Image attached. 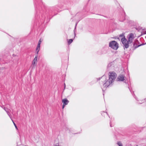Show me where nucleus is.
Listing matches in <instances>:
<instances>
[{
    "label": "nucleus",
    "instance_id": "obj_1",
    "mask_svg": "<svg viewBox=\"0 0 146 146\" xmlns=\"http://www.w3.org/2000/svg\"><path fill=\"white\" fill-rule=\"evenodd\" d=\"M109 79H106V77L105 76H103L101 78H99L98 79V80L102 79L101 82L100 83V84L102 85L103 86H101L102 90L104 92L106 89L113 82L117 76L116 73L114 72H109Z\"/></svg>",
    "mask_w": 146,
    "mask_h": 146
},
{
    "label": "nucleus",
    "instance_id": "obj_2",
    "mask_svg": "<svg viewBox=\"0 0 146 146\" xmlns=\"http://www.w3.org/2000/svg\"><path fill=\"white\" fill-rule=\"evenodd\" d=\"M134 38L133 34L131 33L129 35L128 40L126 39L125 37L121 38V41L123 44V47L124 49L125 48H127L129 47V44L132 43Z\"/></svg>",
    "mask_w": 146,
    "mask_h": 146
},
{
    "label": "nucleus",
    "instance_id": "obj_3",
    "mask_svg": "<svg viewBox=\"0 0 146 146\" xmlns=\"http://www.w3.org/2000/svg\"><path fill=\"white\" fill-rule=\"evenodd\" d=\"M34 5L35 11L37 13L38 11H43L45 9V7L42 0H34Z\"/></svg>",
    "mask_w": 146,
    "mask_h": 146
},
{
    "label": "nucleus",
    "instance_id": "obj_4",
    "mask_svg": "<svg viewBox=\"0 0 146 146\" xmlns=\"http://www.w3.org/2000/svg\"><path fill=\"white\" fill-rule=\"evenodd\" d=\"M64 3H59L58 5H56L54 7H52L48 9V14L49 16L51 15V13H54L56 12H59L61 11L60 9L63 8L64 6Z\"/></svg>",
    "mask_w": 146,
    "mask_h": 146
},
{
    "label": "nucleus",
    "instance_id": "obj_5",
    "mask_svg": "<svg viewBox=\"0 0 146 146\" xmlns=\"http://www.w3.org/2000/svg\"><path fill=\"white\" fill-rule=\"evenodd\" d=\"M109 45V47L115 50H117L118 48V44L115 40L110 41Z\"/></svg>",
    "mask_w": 146,
    "mask_h": 146
},
{
    "label": "nucleus",
    "instance_id": "obj_6",
    "mask_svg": "<svg viewBox=\"0 0 146 146\" xmlns=\"http://www.w3.org/2000/svg\"><path fill=\"white\" fill-rule=\"evenodd\" d=\"M138 42V41H136L135 42H133L132 44L131 45V47L132 50H134L138 47L144 44H142L140 45H138L137 43Z\"/></svg>",
    "mask_w": 146,
    "mask_h": 146
},
{
    "label": "nucleus",
    "instance_id": "obj_7",
    "mask_svg": "<svg viewBox=\"0 0 146 146\" xmlns=\"http://www.w3.org/2000/svg\"><path fill=\"white\" fill-rule=\"evenodd\" d=\"M125 77L122 74L119 75L117 78V81H124L125 80Z\"/></svg>",
    "mask_w": 146,
    "mask_h": 146
},
{
    "label": "nucleus",
    "instance_id": "obj_8",
    "mask_svg": "<svg viewBox=\"0 0 146 146\" xmlns=\"http://www.w3.org/2000/svg\"><path fill=\"white\" fill-rule=\"evenodd\" d=\"M62 102L63 103L62 106V108L63 109L64 108L65 106L68 104L69 101L66 98H65L62 100Z\"/></svg>",
    "mask_w": 146,
    "mask_h": 146
},
{
    "label": "nucleus",
    "instance_id": "obj_9",
    "mask_svg": "<svg viewBox=\"0 0 146 146\" xmlns=\"http://www.w3.org/2000/svg\"><path fill=\"white\" fill-rule=\"evenodd\" d=\"M113 63L112 62L109 63L107 66V69L108 70H112L114 68Z\"/></svg>",
    "mask_w": 146,
    "mask_h": 146
},
{
    "label": "nucleus",
    "instance_id": "obj_10",
    "mask_svg": "<svg viewBox=\"0 0 146 146\" xmlns=\"http://www.w3.org/2000/svg\"><path fill=\"white\" fill-rule=\"evenodd\" d=\"M40 44H38L37 45V46L36 48V52H37V53L38 54V52L40 50Z\"/></svg>",
    "mask_w": 146,
    "mask_h": 146
},
{
    "label": "nucleus",
    "instance_id": "obj_11",
    "mask_svg": "<svg viewBox=\"0 0 146 146\" xmlns=\"http://www.w3.org/2000/svg\"><path fill=\"white\" fill-rule=\"evenodd\" d=\"M38 54H37V52H36V56H35V58L34 59V60H35V61H37V58H38Z\"/></svg>",
    "mask_w": 146,
    "mask_h": 146
},
{
    "label": "nucleus",
    "instance_id": "obj_12",
    "mask_svg": "<svg viewBox=\"0 0 146 146\" xmlns=\"http://www.w3.org/2000/svg\"><path fill=\"white\" fill-rule=\"evenodd\" d=\"M77 23H76V25H75V28H74V34L75 37V36H76L75 32L76 31V26H77Z\"/></svg>",
    "mask_w": 146,
    "mask_h": 146
},
{
    "label": "nucleus",
    "instance_id": "obj_13",
    "mask_svg": "<svg viewBox=\"0 0 146 146\" xmlns=\"http://www.w3.org/2000/svg\"><path fill=\"white\" fill-rule=\"evenodd\" d=\"M73 41V40L72 39H69L68 41V43L69 44H70Z\"/></svg>",
    "mask_w": 146,
    "mask_h": 146
},
{
    "label": "nucleus",
    "instance_id": "obj_14",
    "mask_svg": "<svg viewBox=\"0 0 146 146\" xmlns=\"http://www.w3.org/2000/svg\"><path fill=\"white\" fill-rule=\"evenodd\" d=\"M117 144L119 146H122V145L120 141H118Z\"/></svg>",
    "mask_w": 146,
    "mask_h": 146
},
{
    "label": "nucleus",
    "instance_id": "obj_15",
    "mask_svg": "<svg viewBox=\"0 0 146 146\" xmlns=\"http://www.w3.org/2000/svg\"><path fill=\"white\" fill-rule=\"evenodd\" d=\"M125 37V36L124 35L123 33H122V34L119 35V37H122V38L123 37Z\"/></svg>",
    "mask_w": 146,
    "mask_h": 146
},
{
    "label": "nucleus",
    "instance_id": "obj_16",
    "mask_svg": "<svg viewBox=\"0 0 146 146\" xmlns=\"http://www.w3.org/2000/svg\"><path fill=\"white\" fill-rule=\"evenodd\" d=\"M37 61L33 60L32 62V64L34 65L36 63Z\"/></svg>",
    "mask_w": 146,
    "mask_h": 146
},
{
    "label": "nucleus",
    "instance_id": "obj_17",
    "mask_svg": "<svg viewBox=\"0 0 146 146\" xmlns=\"http://www.w3.org/2000/svg\"><path fill=\"white\" fill-rule=\"evenodd\" d=\"M11 120L12 121H13V123L14 124V126L16 128V129H17V127L16 124L14 123V122L13 121V120L12 119H11Z\"/></svg>",
    "mask_w": 146,
    "mask_h": 146
},
{
    "label": "nucleus",
    "instance_id": "obj_18",
    "mask_svg": "<svg viewBox=\"0 0 146 146\" xmlns=\"http://www.w3.org/2000/svg\"><path fill=\"white\" fill-rule=\"evenodd\" d=\"M42 40H43L41 38L40 39L38 42V44H40L41 43V42L42 41Z\"/></svg>",
    "mask_w": 146,
    "mask_h": 146
},
{
    "label": "nucleus",
    "instance_id": "obj_19",
    "mask_svg": "<svg viewBox=\"0 0 146 146\" xmlns=\"http://www.w3.org/2000/svg\"><path fill=\"white\" fill-rule=\"evenodd\" d=\"M110 126L111 127L113 126V125H112L111 122V121H110Z\"/></svg>",
    "mask_w": 146,
    "mask_h": 146
},
{
    "label": "nucleus",
    "instance_id": "obj_20",
    "mask_svg": "<svg viewBox=\"0 0 146 146\" xmlns=\"http://www.w3.org/2000/svg\"><path fill=\"white\" fill-rule=\"evenodd\" d=\"M7 114H8V115H9V117H10L11 118V119L12 118L10 115V113H9L8 111H7Z\"/></svg>",
    "mask_w": 146,
    "mask_h": 146
},
{
    "label": "nucleus",
    "instance_id": "obj_21",
    "mask_svg": "<svg viewBox=\"0 0 146 146\" xmlns=\"http://www.w3.org/2000/svg\"><path fill=\"white\" fill-rule=\"evenodd\" d=\"M7 114H8V115H9V117H10L11 118V119L12 118L10 115V113H9L8 111H7Z\"/></svg>",
    "mask_w": 146,
    "mask_h": 146
},
{
    "label": "nucleus",
    "instance_id": "obj_22",
    "mask_svg": "<svg viewBox=\"0 0 146 146\" xmlns=\"http://www.w3.org/2000/svg\"><path fill=\"white\" fill-rule=\"evenodd\" d=\"M4 109L5 110V111L6 112H7V108H4Z\"/></svg>",
    "mask_w": 146,
    "mask_h": 146
},
{
    "label": "nucleus",
    "instance_id": "obj_23",
    "mask_svg": "<svg viewBox=\"0 0 146 146\" xmlns=\"http://www.w3.org/2000/svg\"><path fill=\"white\" fill-rule=\"evenodd\" d=\"M124 82L125 83H126V84L127 83V82H126V80H125V81Z\"/></svg>",
    "mask_w": 146,
    "mask_h": 146
},
{
    "label": "nucleus",
    "instance_id": "obj_24",
    "mask_svg": "<svg viewBox=\"0 0 146 146\" xmlns=\"http://www.w3.org/2000/svg\"><path fill=\"white\" fill-rule=\"evenodd\" d=\"M129 90H130V91L131 92V89L129 88Z\"/></svg>",
    "mask_w": 146,
    "mask_h": 146
},
{
    "label": "nucleus",
    "instance_id": "obj_25",
    "mask_svg": "<svg viewBox=\"0 0 146 146\" xmlns=\"http://www.w3.org/2000/svg\"><path fill=\"white\" fill-rule=\"evenodd\" d=\"M65 87H66V86H64V89H65Z\"/></svg>",
    "mask_w": 146,
    "mask_h": 146
},
{
    "label": "nucleus",
    "instance_id": "obj_26",
    "mask_svg": "<svg viewBox=\"0 0 146 146\" xmlns=\"http://www.w3.org/2000/svg\"><path fill=\"white\" fill-rule=\"evenodd\" d=\"M125 20V17H124L123 20Z\"/></svg>",
    "mask_w": 146,
    "mask_h": 146
},
{
    "label": "nucleus",
    "instance_id": "obj_27",
    "mask_svg": "<svg viewBox=\"0 0 146 146\" xmlns=\"http://www.w3.org/2000/svg\"><path fill=\"white\" fill-rule=\"evenodd\" d=\"M64 86H66V85H65V83H64Z\"/></svg>",
    "mask_w": 146,
    "mask_h": 146
},
{
    "label": "nucleus",
    "instance_id": "obj_28",
    "mask_svg": "<svg viewBox=\"0 0 146 146\" xmlns=\"http://www.w3.org/2000/svg\"><path fill=\"white\" fill-rule=\"evenodd\" d=\"M138 103L139 104H141V103H140V102H139Z\"/></svg>",
    "mask_w": 146,
    "mask_h": 146
},
{
    "label": "nucleus",
    "instance_id": "obj_29",
    "mask_svg": "<svg viewBox=\"0 0 146 146\" xmlns=\"http://www.w3.org/2000/svg\"><path fill=\"white\" fill-rule=\"evenodd\" d=\"M120 21H122V20H120Z\"/></svg>",
    "mask_w": 146,
    "mask_h": 146
},
{
    "label": "nucleus",
    "instance_id": "obj_30",
    "mask_svg": "<svg viewBox=\"0 0 146 146\" xmlns=\"http://www.w3.org/2000/svg\"><path fill=\"white\" fill-rule=\"evenodd\" d=\"M124 14H125V12H124Z\"/></svg>",
    "mask_w": 146,
    "mask_h": 146
},
{
    "label": "nucleus",
    "instance_id": "obj_31",
    "mask_svg": "<svg viewBox=\"0 0 146 146\" xmlns=\"http://www.w3.org/2000/svg\"><path fill=\"white\" fill-rule=\"evenodd\" d=\"M47 15V18H48V15Z\"/></svg>",
    "mask_w": 146,
    "mask_h": 146
},
{
    "label": "nucleus",
    "instance_id": "obj_32",
    "mask_svg": "<svg viewBox=\"0 0 146 146\" xmlns=\"http://www.w3.org/2000/svg\"><path fill=\"white\" fill-rule=\"evenodd\" d=\"M106 113L108 115V113L107 112H106Z\"/></svg>",
    "mask_w": 146,
    "mask_h": 146
},
{
    "label": "nucleus",
    "instance_id": "obj_33",
    "mask_svg": "<svg viewBox=\"0 0 146 146\" xmlns=\"http://www.w3.org/2000/svg\"><path fill=\"white\" fill-rule=\"evenodd\" d=\"M135 99L137 100V99L135 97Z\"/></svg>",
    "mask_w": 146,
    "mask_h": 146
},
{
    "label": "nucleus",
    "instance_id": "obj_34",
    "mask_svg": "<svg viewBox=\"0 0 146 146\" xmlns=\"http://www.w3.org/2000/svg\"><path fill=\"white\" fill-rule=\"evenodd\" d=\"M49 19H50V18L49 17Z\"/></svg>",
    "mask_w": 146,
    "mask_h": 146
},
{
    "label": "nucleus",
    "instance_id": "obj_35",
    "mask_svg": "<svg viewBox=\"0 0 146 146\" xmlns=\"http://www.w3.org/2000/svg\"><path fill=\"white\" fill-rule=\"evenodd\" d=\"M145 33L146 34V31H145Z\"/></svg>",
    "mask_w": 146,
    "mask_h": 146
},
{
    "label": "nucleus",
    "instance_id": "obj_36",
    "mask_svg": "<svg viewBox=\"0 0 146 146\" xmlns=\"http://www.w3.org/2000/svg\"><path fill=\"white\" fill-rule=\"evenodd\" d=\"M136 146H138V145H136Z\"/></svg>",
    "mask_w": 146,
    "mask_h": 146
},
{
    "label": "nucleus",
    "instance_id": "obj_37",
    "mask_svg": "<svg viewBox=\"0 0 146 146\" xmlns=\"http://www.w3.org/2000/svg\"><path fill=\"white\" fill-rule=\"evenodd\" d=\"M145 44H146V42L145 43Z\"/></svg>",
    "mask_w": 146,
    "mask_h": 146
}]
</instances>
